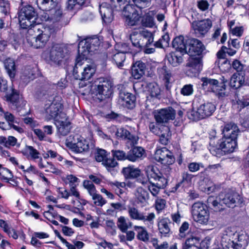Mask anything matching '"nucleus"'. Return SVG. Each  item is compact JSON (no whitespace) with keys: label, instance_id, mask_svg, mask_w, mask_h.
Returning a JSON list of instances; mask_svg holds the SVG:
<instances>
[{"label":"nucleus","instance_id":"nucleus-1","mask_svg":"<svg viewBox=\"0 0 249 249\" xmlns=\"http://www.w3.org/2000/svg\"><path fill=\"white\" fill-rule=\"evenodd\" d=\"M240 131L234 123L225 125L222 129L223 137L220 141L212 140L208 147L211 153L217 157L231 153L237 147V138Z\"/></svg>","mask_w":249,"mask_h":249},{"label":"nucleus","instance_id":"nucleus-2","mask_svg":"<svg viewBox=\"0 0 249 249\" xmlns=\"http://www.w3.org/2000/svg\"><path fill=\"white\" fill-rule=\"evenodd\" d=\"M188 76H196L202 69V55L205 47L203 43L197 38L188 39Z\"/></svg>","mask_w":249,"mask_h":249},{"label":"nucleus","instance_id":"nucleus-3","mask_svg":"<svg viewBox=\"0 0 249 249\" xmlns=\"http://www.w3.org/2000/svg\"><path fill=\"white\" fill-rule=\"evenodd\" d=\"M18 15L20 25L23 29H28V34L30 35L36 31H39L40 25L36 21L37 13L31 5L21 2Z\"/></svg>","mask_w":249,"mask_h":249},{"label":"nucleus","instance_id":"nucleus-4","mask_svg":"<svg viewBox=\"0 0 249 249\" xmlns=\"http://www.w3.org/2000/svg\"><path fill=\"white\" fill-rule=\"evenodd\" d=\"M133 46L139 50H143L145 53L150 54L155 52L154 48L150 47L154 42V35L147 30L133 31L130 35Z\"/></svg>","mask_w":249,"mask_h":249},{"label":"nucleus","instance_id":"nucleus-5","mask_svg":"<svg viewBox=\"0 0 249 249\" xmlns=\"http://www.w3.org/2000/svg\"><path fill=\"white\" fill-rule=\"evenodd\" d=\"M240 196L235 192L229 190L226 193H221L219 196V202L213 196H210L207 201V205L214 211L221 212L224 208L222 203L225 204L228 207L233 208L235 206L237 200L239 199Z\"/></svg>","mask_w":249,"mask_h":249},{"label":"nucleus","instance_id":"nucleus-6","mask_svg":"<svg viewBox=\"0 0 249 249\" xmlns=\"http://www.w3.org/2000/svg\"><path fill=\"white\" fill-rule=\"evenodd\" d=\"M215 106L211 102L204 103L198 107L197 101L194 100L192 108L188 118L193 121H198L211 116L215 110Z\"/></svg>","mask_w":249,"mask_h":249},{"label":"nucleus","instance_id":"nucleus-7","mask_svg":"<svg viewBox=\"0 0 249 249\" xmlns=\"http://www.w3.org/2000/svg\"><path fill=\"white\" fill-rule=\"evenodd\" d=\"M148 177L149 179L154 181H150V185H147L148 190L153 196H156L159 193L160 189L166 187L168 182L167 178L164 176L158 168L154 167H152L149 171Z\"/></svg>","mask_w":249,"mask_h":249},{"label":"nucleus","instance_id":"nucleus-8","mask_svg":"<svg viewBox=\"0 0 249 249\" xmlns=\"http://www.w3.org/2000/svg\"><path fill=\"white\" fill-rule=\"evenodd\" d=\"M101 43V41L97 36L87 37L81 40L78 44V56L86 60L89 53H94L99 49Z\"/></svg>","mask_w":249,"mask_h":249},{"label":"nucleus","instance_id":"nucleus-9","mask_svg":"<svg viewBox=\"0 0 249 249\" xmlns=\"http://www.w3.org/2000/svg\"><path fill=\"white\" fill-rule=\"evenodd\" d=\"M84 59L81 56H78L76 59L75 64L73 69V75L76 80H88L95 72L94 67L90 65H87L86 67L82 68Z\"/></svg>","mask_w":249,"mask_h":249},{"label":"nucleus","instance_id":"nucleus-10","mask_svg":"<svg viewBox=\"0 0 249 249\" xmlns=\"http://www.w3.org/2000/svg\"><path fill=\"white\" fill-rule=\"evenodd\" d=\"M65 144L72 151L77 153L87 152L89 148V142L78 134L70 135L66 139Z\"/></svg>","mask_w":249,"mask_h":249},{"label":"nucleus","instance_id":"nucleus-11","mask_svg":"<svg viewBox=\"0 0 249 249\" xmlns=\"http://www.w3.org/2000/svg\"><path fill=\"white\" fill-rule=\"evenodd\" d=\"M96 82L94 89L97 98L101 101L109 98L113 92L112 81L108 78L100 77Z\"/></svg>","mask_w":249,"mask_h":249},{"label":"nucleus","instance_id":"nucleus-12","mask_svg":"<svg viewBox=\"0 0 249 249\" xmlns=\"http://www.w3.org/2000/svg\"><path fill=\"white\" fill-rule=\"evenodd\" d=\"M7 102L12 104L19 115L24 116L28 113V111L25 109L26 101L20 97L18 92L15 89H12L11 93L7 94L5 96Z\"/></svg>","mask_w":249,"mask_h":249},{"label":"nucleus","instance_id":"nucleus-13","mask_svg":"<svg viewBox=\"0 0 249 249\" xmlns=\"http://www.w3.org/2000/svg\"><path fill=\"white\" fill-rule=\"evenodd\" d=\"M154 119L159 124L165 125L175 119L176 112L172 107L155 110L152 112Z\"/></svg>","mask_w":249,"mask_h":249},{"label":"nucleus","instance_id":"nucleus-14","mask_svg":"<svg viewBox=\"0 0 249 249\" xmlns=\"http://www.w3.org/2000/svg\"><path fill=\"white\" fill-rule=\"evenodd\" d=\"M53 31V29L50 27H43V30H41V33L38 35L33 37L31 39L27 38V40L35 48L44 47Z\"/></svg>","mask_w":249,"mask_h":249},{"label":"nucleus","instance_id":"nucleus-15","mask_svg":"<svg viewBox=\"0 0 249 249\" xmlns=\"http://www.w3.org/2000/svg\"><path fill=\"white\" fill-rule=\"evenodd\" d=\"M192 214L195 221L200 224H206L209 218V213L206 206L198 202L195 203L192 207Z\"/></svg>","mask_w":249,"mask_h":249},{"label":"nucleus","instance_id":"nucleus-16","mask_svg":"<svg viewBox=\"0 0 249 249\" xmlns=\"http://www.w3.org/2000/svg\"><path fill=\"white\" fill-rule=\"evenodd\" d=\"M63 108L61 98L55 96L51 104L46 107L45 111L49 116V119H53L55 121L61 117L62 114H65L62 111Z\"/></svg>","mask_w":249,"mask_h":249},{"label":"nucleus","instance_id":"nucleus-17","mask_svg":"<svg viewBox=\"0 0 249 249\" xmlns=\"http://www.w3.org/2000/svg\"><path fill=\"white\" fill-rule=\"evenodd\" d=\"M155 156L156 160L162 164L167 165L166 169L168 171L171 170L169 165L174 163L175 158L173 153L166 147H164L157 149L155 152Z\"/></svg>","mask_w":249,"mask_h":249},{"label":"nucleus","instance_id":"nucleus-18","mask_svg":"<svg viewBox=\"0 0 249 249\" xmlns=\"http://www.w3.org/2000/svg\"><path fill=\"white\" fill-rule=\"evenodd\" d=\"M83 185L89 194L91 196L93 204L96 206L102 207L107 203V200L103 198L102 195L97 193L95 186L93 183L89 180H84Z\"/></svg>","mask_w":249,"mask_h":249},{"label":"nucleus","instance_id":"nucleus-19","mask_svg":"<svg viewBox=\"0 0 249 249\" xmlns=\"http://www.w3.org/2000/svg\"><path fill=\"white\" fill-rule=\"evenodd\" d=\"M69 53L68 48L63 44H56L52 47L49 54L50 60L59 64Z\"/></svg>","mask_w":249,"mask_h":249},{"label":"nucleus","instance_id":"nucleus-20","mask_svg":"<svg viewBox=\"0 0 249 249\" xmlns=\"http://www.w3.org/2000/svg\"><path fill=\"white\" fill-rule=\"evenodd\" d=\"M127 212L130 218L133 220H141L144 222H148L153 224V220L155 218V214L154 213H148L146 215L145 213L140 212L134 207H128Z\"/></svg>","mask_w":249,"mask_h":249},{"label":"nucleus","instance_id":"nucleus-21","mask_svg":"<svg viewBox=\"0 0 249 249\" xmlns=\"http://www.w3.org/2000/svg\"><path fill=\"white\" fill-rule=\"evenodd\" d=\"M124 15L125 17V22L128 26H135L140 22L139 14L132 5H126L124 7Z\"/></svg>","mask_w":249,"mask_h":249},{"label":"nucleus","instance_id":"nucleus-22","mask_svg":"<svg viewBox=\"0 0 249 249\" xmlns=\"http://www.w3.org/2000/svg\"><path fill=\"white\" fill-rule=\"evenodd\" d=\"M212 26V22L209 19L200 21H193L192 23V29L196 36L199 37L205 35Z\"/></svg>","mask_w":249,"mask_h":249},{"label":"nucleus","instance_id":"nucleus-23","mask_svg":"<svg viewBox=\"0 0 249 249\" xmlns=\"http://www.w3.org/2000/svg\"><path fill=\"white\" fill-rule=\"evenodd\" d=\"M54 121L57 133L60 135L66 136L70 132L71 124L66 114H62L61 117Z\"/></svg>","mask_w":249,"mask_h":249},{"label":"nucleus","instance_id":"nucleus-24","mask_svg":"<svg viewBox=\"0 0 249 249\" xmlns=\"http://www.w3.org/2000/svg\"><path fill=\"white\" fill-rule=\"evenodd\" d=\"M119 102L124 107L133 109L135 107L136 97L131 93L121 90L119 93Z\"/></svg>","mask_w":249,"mask_h":249},{"label":"nucleus","instance_id":"nucleus-25","mask_svg":"<svg viewBox=\"0 0 249 249\" xmlns=\"http://www.w3.org/2000/svg\"><path fill=\"white\" fill-rule=\"evenodd\" d=\"M134 145L127 152V160L132 162H137L142 160L146 156V154L143 148Z\"/></svg>","mask_w":249,"mask_h":249},{"label":"nucleus","instance_id":"nucleus-26","mask_svg":"<svg viewBox=\"0 0 249 249\" xmlns=\"http://www.w3.org/2000/svg\"><path fill=\"white\" fill-rule=\"evenodd\" d=\"M113 9L107 2L102 3L99 7V12L103 21L107 24L111 23L114 18Z\"/></svg>","mask_w":249,"mask_h":249},{"label":"nucleus","instance_id":"nucleus-27","mask_svg":"<svg viewBox=\"0 0 249 249\" xmlns=\"http://www.w3.org/2000/svg\"><path fill=\"white\" fill-rule=\"evenodd\" d=\"M249 242V237L245 233L238 234L237 238L230 243L233 249H245Z\"/></svg>","mask_w":249,"mask_h":249},{"label":"nucleus","instance_id":"nucleus-28","mask_svg":"<svg viewBox=\"0 0 249 249\" xmlns=\"http://www.w3.org/2000/svg\"><path fill=\"white\" fill-rule=\"evenodd\" d=\"M115 135L117 138H120L123 140H128L132 145L137 144L139 140L138 136L131 134L129 131L124 128L121 127L118 128Z\"/></svg>","mask_w":249,"mask_h":249},{"label":"nucleus","instance_id":"nucleus-29","mask_svg":"<svg viewBox=\"0 0 249 249\" xmlns=\"http://www.w3.org/2000/svg\"><path fill=\"white\" fill-rule=\"evenodd\" d=\"M145 64L141 61H136L132 66L131 74L136 79H140L145 73Z\"/></svg>","mask_w":249,"mask_h":249},{"label":"nucleus","instance_id":"nucleus-30","mask_svg":"<svg viewBox=\"0 0 249 249\" xmlns=\"http://www.w3.org/2000/svg\"><path fill=\"white\" fill-rule=\"evenodd\" d=\"M172 46L182 55L187 53V40L183 36L176 37L172 41Z\"/></svg>","mask_w":249,"mask_h":249},{"label":"nucleus","instance_id":"nucleus-31","mask_svg":"<svg viewBox=\"0 0 249 249\" xmlns=\"http://www.w3.org/2000/svg\"><path fill=\"white\" fill-rule=\"evenodd\" d=\"M171 220L168 218L160 219L158 223V230L161 236H169L171 233L170 229Z\"/></svg>","mask_w":249,"mask_h":249},{"label":"nucleus","instance_id":"nucleus-32","mask_svg":"<svg viewBox=\"0 0 249 249\" xmlns=\"http://www.w3.org/2000/svg\"><path fill=\"white\" fill-rule=\"evenodd\" d=\"M158 71L160 75L163 76L164 81V85L166 89L170 90L171 87V73L165 65L158 68Z\"/></svg>","mask_w":249,"mask_h":249},{"label":"nucleus","instance_id":"nucleus-33","mask_svg":"<svg viewBox=\"0 0 249 249\" xmlns=\"http://www.w3.org/2000/svg\"><path fill=\"white\" fill-rule=\"evenodd\" d=\"M122 173L126 178H136L140 176L141 171L138 168H135L133 166H129L124 167Z\"/></svg>","mask_w":249,"mask_h":249},{"label":"nucleus","instance_id":"nucleus-34","mask_svg":"<svg viewBox=\"0 0 249 249\" xmlns=\"http://www.w3.org/2000/svg\"><path fill=\"white\" fill-rule=\"evenodd\" d=\"M245 75L234 73L231 78L230 85L231 88L239 89L245 83Z\"/></svg>","mask_w":249,"mask_h":249},{"label":"nucleus","instance_id":"nucleus-35","mask_svg":"<svg viewBox=\"0 0 249 249\" xmlns=\"http://www.w3.org/2000/svg\"><path fill=\"white\" fill-rule=\"evenodd\" d=\"M4 117L6 121L8 122L9 125L10 127L13 128L15 130L17 131L19 133H22L24 132L22 128L15 125L14 124H18V121L15 119V116L9 112H5L3 114Z\"/></svg>","mask_w":249,"mask_h":249},{"label":"nucleus","instance_id":"nucleus-36","mask_svg":"<svg viewBox=\"0 0 249 249\" xmlns=\"http://www.w3.org/2000/svg\"><path fill=\"white\" fill-rule=\"evenodd\" d=\"M203 83L202 86L204 89H207L208 91L214 92L218 86V81L214 79L207 77L202 78L201 79Z\"/></svg>","mask_w":249,"mask_h":249},{"label":"nucleus","instance_id":"nucleus-37","mask_svg":"<svg viewBox=\"0 0 249 249\" xmlns=\"http://www.w3.org/2000/svg\"><path fill=\"white\" fill-rule=\"evenodd\" d=\"M134 229L137 231V238L144 243L149 241V234L145 228L142 226H135Z\"/></svg>","mask_w":249,"mask_h":249},{"label":"nucleus","instance_id":"nucleus-38","mask_svg":"<svg viewBox=\"0 0 249 249\" xmlns=\"http://www.w3.org/2000/svg\"><path fill=\"white\" fill-rule=\"evenodd\" d=\"M135 196L138 202L143 204L147 202L149 197L148 192L142 187L137 189Z\"/></svg>","mask_w":249,"mask_h":249},{"label":"nucleus","instance_id":"nucleus-39","mask_svg":"<svg viewBox=\"0 0 249 249\" xmlns=\"http://www.w3.org/2000/svg\"><path fill=\"white\" fill-rule=\"evenodd\" d=\"M22 153L26 158H30L33 160L38 159L40 158L39 152L32 146L26 145Z\"/></svg>","mask_w":249,"mask_h":249},{"label":"nucleus","instance_id":"nucleus-40","mask_svg":"<svg viewBox=\"0 0 249 249\" xmlns=\"http://www.w3.org/2000/svg\"><path fill=\"white\" fill-rule=\"evenodd\" d=\"M5 68L11 78L15 77L16 69L15 61L11 58H7L4 62Z\"/></svg>","mask_w":249,"mask_h":249},{"label":"nucleus","instance_id":"nucleus-41","mask_svg":"<svg viewBox=\"0 0 249 249\" xmlns=\"http://www.w3.org/2000/svg\"><path fill=\"white\" fill-rule=\"evenodd\" d=\"M56 0H37V3L40 9L45 11H50L56 5Z\"/></svg>","mask_w":249,"mask_h":249},{"label":"nucleus","instance_id":"nucleus-42","mask_svg":"<svg viewBox=\"0 0 249 249\" xmlns=\"http://www.w3.org/2000/svg\"><path fill=\"white\" fill-rule=\"evenodd\" d=\"M148 92L152 97L160 98V89L159 85L155 83H151L148 86Z\"/></svg>","mask_w":249,"mask_h":249},{"label":"nucleus","instance_id":"nucleus-43","mask_svg":"<svg viewBox=\"0 0 249 249\" xmlns=\"http://www.w3.org/2000/svg\"><path fill=\"white\" fill-rule=\"evenodd\" d=\"M167 59L169 63L173 67H176L182 62V56H178L174 53H169L167 55Z\"/></svg>","mask_w":249,"mask_h":249},{"label":"nucleus","instance_id":"nucleus-44","mask_svg":"<svg viewBox=\"0 0 249 249\" xmlns=\"http://www.w3.org/2000/svg\"><path fill=\"white\" fill-rule=\"evenodd\" d=\"M231 66L236 71L235 73L238 74L245 75V65L243 64L240 61L235 59L233 61Z\"/></svg>","mask_w":249,"mask_h":249},{"label":"nucleus","instance_id":"nucleus-45","mask_svg":"<svg viewBox=\"0 0 249 249\" xmlns=\"http://www.w3.org/2000/svg\"><path fill=\"white\" fill-rule=\"evenodd\" d=\"M163 126H167L166 125H162L159 124L157 122H150L149 124V128L150 131L156 135H160V133L163 132Z\"/></svg>","mask_w":249,"mask_h":249},{"label":"nucleus","instance_id":"nucleus-46","mask_svg":"<svg viewBox=\"0 0 249 249\" xmlns=\"http://www.w3.org/2000/svg\"><path fill=\"white\" fill-rule=\"evenodd\" d=\"M102 164L108 171L113 170L118 166V162L113 157L108 156L102 163Z\"/></svg>","mask_w":249,"mask_h":249},{"label":"nucleus","instance_id":"nucleus-47","mask_svg":"<svg viewBox=\"0 0 249 249\" xmlns=\"http://www.w3.org/2000/svg\"><path fill=\"white\" fill-rule=\"evenodd\" d=\"M125 59V55L121 53L118 52L114 54L112 57L113 62L119 68H121L124 66V62Z\"/></svg>","mask_w":249,"mask_h":249},{"label":"nucleus","instance_id":"nucleus-48","mask_svg":"<svg viewBox=\"0 0 249 249\" xmlns=\"http://www.w3.org/2000/svg\"><path fill=\"white\" fill-rule=\"evenodd\" d=\"M117 226L120 231L123 232H125L129 228V226L131 227L132 223L129 222V225L126 222V220L124 216H120L118 218L117 220Z\"/></svg>","mask_w":249,"mask_h":249},{"label":"nucleus","instance_id":"nucleus-49","mask_svg":"<svg viewBox=\"0 0 249 249\" xmlns=\"http://www.w3.org/2000/svg\"><path fill=\"white\" fill-rule=\"evenodd\" d=\"M51 17H48L46 20H50L53 22H57L60 20L62 16V11L60 9H53L50 10Z\"/></svg>","mask_w":249,"mask_h":249},{"label":"nucleus","instance_id":"nucleus-50","mask_svg":"<svg viewBox=\"0 0 249 249\" xmlns=\"http://www.w3.org/2000/svg\"><path fill=\"white\" fill-rule=\"evenodd\" d=\"M163 131L160 134V142L163 145H167L169 142L170 128L168 126H163Z\"/></svg>","mask_w":249,"mask_h":249},{"label":"nucleus","instance_id":"nucleus-51","mask_svg":"<svg viewBox=\"0 0 249 249\" xmlns=\"http://www.w3.org/2000/svg\"><path fill=\"white\" fill-rule=\"evenodd\" d=\"M202 181L205 182L208 181V186L205 188V191L208 193L214 192L215 191L219 190L220 188V185L215 184L213 183L212 182L210 181L209 180V178H204L202 180Z\"/></svg>","mask_w":249,"mask_h":249},{"label":"nucleus","instance_id":"nucleus-52","mask_svg":"<svg viewBox=\"0 0 249 249\" xmlns=\"http://www.w3.org/2000/svg\"><path fill=\"white\" fill-rule=\"evenodd\" d=\"M0 178L2 180L9 182L10 179L13 178L12 172L7 168L3 167L0 169Z\"/></svg>","mask_w":249,"mask_h":249},{"label":"nucleus","instance_id":"nucleus-53","mask_svg":"<svg viewBox=\"0 0 249 249\" xmlns=\"http://www.w3.org/2000/svg\"><path fill=\"white\" fill-rule=\"evenodd\" d=\"M85 2V0H69L67 8L69 10H77Z\"/></svg>","mask_w":249,"mask_h":249},{"label":"nucleus","instance_id":"nucleus-54","mask_svg":"<svg viewBox=\"0 0 249 249\" xmlns=\"http://www.w3.org/2000/svg\"><path fill=\"white\" fill-rule=\"evenodd\" d=\"M21 77L25 82H29L35 78V74L30 68H27L23 71Z\"/></svg>","mask_w":249,"mask_h":249},{"label":"nucleus","instance_id":"nucleus-55","mask_svg":"<svg viewBox=\"0 0 249 249\" xmlns=\"http://www.w3.org/2000/svg\"><path fill=\"white\" fill-rule=\"evenodd\" d=\"M108 156L107 152L104 149H97L95 153V159L97 162L103 163Z\"/></svg>","mask_w":249,"mask_h":249},{"label":"nucleus","instance_id":"nucleus-56","mask_svg":"<svg viewBox=\"0 0 249 249\" xmlns=\"http://www.w3.org/2000/svg\"><path fill=\"white\" fill-rule=\"evenodd\" d=\"M226 86L223 82L221 83V85H218L217 89L215 90L213 93L219 98L227 96L228 93L226 91Z\"/></svg>","mask_w":249,"mask_h":249},{"label":"nucleus","instance_id":"nucleus-57","mask_svg":"<svg viewBox=\"0 0 249 249\" xmlns=\"http://www.w3.org/2000/svg\"><path fill=\"white\" fill-rule=\"evenodd\" d=\"M115 47L118 53H123L124 54L126 53H132V49L129 44L126 43L118 44L116 45Z\"/></svg>","mask_w":249,"mask_h":249},{"label":"nucleus","instance_id":"nucleus-58","mask_svg":"<svg viewBox=\"0 0 249 249\" xmlns=\"http://www.w3.org/2000/svg\"><path fill=\"white\" fill-rule=\"evenodd\" d=\"M135 6L140 10L149 7L151 4L152 0H133Z\"/></svg>","mask_w":249,"mask_h":249},{"label":"nucleus","instance_id":"nucleus-59","mask_svg":"<svg viewBox=\"0 0 249 249\" xmlns=\"http://www.w3.org/2000/svg\"><path fill=\"white\" fill-rule=\"evenodd\" d=\"M142 25L147 27H153L155 25L154 18L148 13L143 17L142 21Z\"/></svg>","mask_w":249,"mask_h":249},{"label":"nucleus","instance_id":"nucleus-60","mask_svg":"<svg viewBox=\"0 0 249 249\" xmlns=\"http://www.w3.org/2000/svg\"><path fill=\"white\" fill-rule=\"evenodd\" d=\"M113 157L116 158L118 160H127V153L123 150H117L111 151Z\"/></svg>","mask_w":249,"mask_h":249},{"label":"nucleus","instance_id":"nucleus-61","mask_svg":"<svg viewBox=\"0 0 249 249\" xmlns=\"http://www.w3.org/2000/svg\"><path fill=\"white\" fill-rule=\"evenodd\" d=\"M125 0H110V3H109L111 7L117 11L121 9V6L124 5L126 3Z\"/></svg>","mask_w":249,"mask_h":249},{"label":"nucleus","instance_id":"nucleus-62","mask_svg":"<svg viewBox=\"0 0 249 249\" xmlns=\"http://www.w3.org/2000/svg\"><path fill=\"white\" fill-rule=\"evenodd\" d=\"M17 142V139L12 136H8L7 138L5 137L4 146L6 147H10V146H14Z\"/></svg>","mask_w":249,"mask_h":249},{"label":"nucleus","instance_id":"nucleus-63","mask_svg":"<svg viewBox=\"0 0 249 249\" xmlns=\"http://www.w3.org/2000/svg\"><path fill=\"white\" fill-rule=\"evenodd\" d=\"M187 222H184L179 230L178 239H185L186 236Z\"/></svg>","mask_w":249,"mask_h":249},{"label":"nucleus","instance_id":"nucleus-64","mask_svg":"<svg viewBox=\"0 0 249 249\" xmlns=\"http://www.w3.org/2000/svg\"><path fill=\"white\" fill-rule=\"evenodd\" d=\"M166 205V201L163 199H158L156 201L155 207L158 211H160L164 209Z\"/></svg>","mask_w":249,"mask_h":249}]
</instances>
